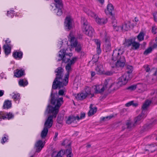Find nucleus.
<instances>
[{"label": "nucleus", "instance_id": "45", "mask_svg": "<svg viewBox=\"0 0 157 157\" xmlns=\"http://www.w3.org/2000/svg\"><path fill=\"white\" fill-rule=\"evenodd\" d=\"M114 117V116L113 115H111L108 116H107L105 117H103L101 118V120L102 121H105L109 120Z\"/></svg>", "mask_w": 157, "mask_h": 157}, {"label": "nucleus", "instance_id": "25", "mask_svg": "<svg viewBox=\"0 0 157 157\" xmlns=\"http://www.w3.org/2000/svg\"><path fill=\"white\" fill-rule=\"evenodd\" d=\"M48 128L44 127L40 134V136L42 139H44L46 137L48 134Z\"/></svg>", "mask_w": 157, "mask_h": 157}, {"label": "nucleus", "instance_id": "14", "mask_svg": "<svg viewBox=\"0 0 157 157\" xmlns=\"http://www.w3.org/2000/svg\"><path fill=\"white\" fill-rule=\"evenodd\" d=\"M88 94L86 92L80 93L75 94V98L77 100H82L86 98Z\"/></svg>", "mask_w": 157, "mask_h": 157}, {"label": "nucleus", "instance_id": "58", "mask_svg": "<svg viewBox=\"0 0 157 157\" xmlns=\"http://www.w3.org/2000/svg\"><path fill=\"white\" fill-rule=\"evenodd\" d=\"M97 53L99 54L101 52V50L100 48V46L97 47Z\"/></svg>", "mask_w": 157, "mask_h": 157}, {"label": "nucleus", "instance_id": "1", "mask_svg": "<svg viewBox=\"0 0 157 157\" xmlns=\"http://www.w3.org/2000/svg\"><path fill=\"white\" fill-rule=\"evenodd\" d=\"M51 96V103L52 105H48L46 110V112H47L48 113H52L53 115L48 116L46 120L44 125V127L48 129L52 126L53 117H56L60 106L63 102V98H58L57 93L53 94L52 92Z\"/></svg>", "mask_w": 157, "mask_h": 157}, {"label": "nucleus", "instance_id": "11", "mask_svg": "<svg viewBox=\"0 0 157 157\" xmlns=\"http://www.w3.org/2000/svg\"><path fill=\"white\" fill-rule=\"evenodd\" d=\"M44 144L42 140H40L37 141L35 144V147L36 149V151L40 152L43 147Z\"/></svg>", "mask_w": 157, "mask_h": 157}, {"label": "nucleus", "instance_id": "12", "mask_svg": "<svg viewBox=\"0 0 157 157\" xmlns=\"http://www.w3.org/2000/svg\"><path fill=\"white\" fill-rule=\"evenodd\" d=\"M156 121L154 120L152 122L148 124L145 125L143 127L142 130L143 132L146 131L151 129L153 126L156 124Z\"/></svg>", "mask_w": 157, "mask_h": 157}, {"label": "nucleus", "instance_id": "37", "mask_svg": "<svg viewBox=\"0 0 157 157\" xmlns=\"http://www.w3.org/2000/svg\"><path fill=\"white\" fill-rule=\"evenodd\" d=\"M52 157H63L61 155V151H60L57 153L56 152H54L52 155Z\"/></svg>", "mask_w": 157, "mask_h": 157}, {"label": "nucleus", "instance_id": "39", "mask_svg": "<svg viewBox=\"0 0 157 157\" xmlns=\"http://www.w3.org/2000/svg\"><path fill=\"white\" fill-rule=\"evenodd\" d=\"M144 34L143 32H141L137 36L139 41H141L144 40Z\"/></svg>", "mask_w": 157, "mask_h": 157}, {"label": "nucleus", "instance_id": "52", "mask_svg": "<svg viewBox=\"0 0 157 157\" xmlns=\"http://www.w3.org/2000/svg\"><path fill=\"white\" fill-rule=\"evenodd\" d=\"M106 48L107 49L108 51H109L111 49V45L109 42L108 43L105 44Z\"/></svg>", "mask_w": 157, "mask_h": 157}, {"label": "nucleus", "instance_id": "63", "mask_svg": "<svg viewBox=\"0 0 157 157\" xmlns=\"http://www.w3.org/2000/svg\"><path fill=\"white\" fill-rule=\"evenodd\" d=\"M4 91L3 90H0V97L2 96L4 94Z\"/></svg>", "mask_w": 157, "mask_h": 157}, {"label": "nucleus", "instance_id": "54", "mask_svg": "<svg viewBox=\"0 0 157 157\" xmlns=\"http://www.w3.org/2000/svg\"><path fill=\"white\" fill-rule=\"evenodd\" d=\"M157 28L155 26H153L152 29V32L154 34H155L156 33V30H157Z\"/></svg>", "mask_w": 157, "mask_h": 157}, {"label": "nucleus", "instance_id": "49", "mask_svg": "<svg viewBox=\"0 0 157 157\" xmlns=\"http://www.w3.org/2000/svg\"><path fill=\"white\" fill-rule=\"evenodd\" d=\"M104 35L105 36V41L106 42V44H107L109 42V36L106 35L105 32H104Z\"/></svg>", "mask_w": 157, "mask_h": 157}, {"label": "nucleus", "instance_id": "32", "mask_svg": "<svg viewBox=\"0 0 157 157\" xmlns=\"http://www.w3.org/2000/svg\"><path fill=\"white\" fill-rule=\"evenodd\" d=\"M11 101L8 100L5 102L3 107L4 109L6 108L8 109L11 107Z\"/></svg>", "mask_w": 157, "mask_h": 157}, {"label": "nucleus", "instance_id": "10", "mask_svg": "<svg viewBox=\"0 0 157 157\" xmlns=\"http://www.w3.org/2000/svg\"><path fill=\"white\" fill-rule=\"evenodd\" d=\"M64 25L66 29L69 30L72 28V20L70 17H67L65 19Z\"/></svg>", "mask_w": 157, "mask_h": 157}, {"label": "nucleus", "instance_id": "50", "mask_svg": "<svg viewBox=\"0 0 157 157\" xmlns=\"http://www.w3.org/2000/svg\"><path fill=\"white\" fill-rule=\"evenodd\" d=\"M136 85H133L128 87V89L132 91L136 89Z\"/></svg>", "mask_w": 157, "mask_h": 157}, {"label": "nucleus", "instance_id": "64", "mask_svg": "<svg viewBox=\"0 0 157 157\" xmlns=\"http://www.w3.org/2000/svg\"><path fill=\"white\" fill-rule=\"evenodd\" d=\"M91 75L92 77H94L95 75V72L94 71H91Z\"/></svg>", "mask_w": 157, "mask_h": 157}, {"label": "nucleus", "instance_id": "35", "mask_svg": "<svg viewBox=\"0 0 157 157\" xmlns=\"http://www.w3.org/2000/svg\"><path fill=\"white\" fill-rule=\"evenodd\" d=\"M156 146L155 144H153L148 145V148L151 152H153L156 150V148L155 147Z\"/></svg>", "mask_w": 157, "mask_h": 157}, {"label": "nucleus", "instance_id": "26", "mask_svg": "<svg viewBox=\"0 0 157 157\" xmlns=\"http://www.w3.org/2000/svg\"><path fill=\"white\" fill-rule=\"evenodd\" d=\"M95 70L97 71L98 74H103L104 71L102 65L99 64L98 65L97 67L96 68Z\"/></svg>", "mask_w": 157, "mask_h": 157}, {"label": "nucleus", "instance_id": "6", "mask_svg": "<svg viewBox=\"0 0 157 157\" xmlns=\"http://www.w3.org/2000/svg\"><path fill=\"white\" fill-rule=\"evenodd\" d=\"M68 38L70 40L71 46L75 48V51L78 53L80 52L82 49V47L80 44L77 41L75 37L72 36L71 34L69 35Z\"/></svg>", "mask_w": 157, "mask_h": 157}, {"label": "nucleus", "instance_id": "16", "mask_svg": "<svg viewBox=\"0 0 157 157\" xmlns=\"http://www.w3.org/2000/svg\"><path fill=\"white\" fill-rule=\"evenodd\" d=\"M146 115L145 114L144 115L142 114L141 113L140 114L135 118L134 123L136 125L139 124L140 123L143 118L146 117Z\"/></svg>", "mask_w": 157, "mask_h": 157}, {"label": "nucleus", "instance_id": "19", "mask_svg": "<svg viewBox=\"0 0 157 157\" xmlns=\"http://www.w3.org/2000/svg\"><path fill=\"white\" fill-rule=\"evenodd\" d=\"M93 105L91 104L90 106V109L88 113L89 116H90L94 115L96 113L97 111V108L96 107H93Z\"/></svg>", "mask_w": 157, "mask_h": 157}, {"label": "nucleus", "instance_id": "9", "mask_svg": "<svg viewBox=\"0 0 157 157\" xmlns=\"http://www.w3.org/2000/svg\"><path fill=\"white\" fill-rule=\"evenodd\" d=\"M131 78V77H130L129 74L127 73H125L118 79V82L120 84L121 83V85L122 86L125 85Z\"/></svg>", "mask_w": 157, "mask_h": 157}, {"label": "nucleus", "instance_id": "44", "mask_svg": "<svg viewBox=\"0 0 157 157\" xmlns=\"http://www.w3.org/2000/svg\"><path fill=\"white\" fill-rule=\"evenodd\" d=\"M114 72L110 71H104V73L103 74L105 75L108 76H110L113 75L114 73Z\"/></svg>", "mask_w": 157, "mask_h": 157}, {"label": "nucleus", "instance_id": "51", "mask_svg": "<svg viewBox=\"0 0 157 157\" xmlns=\"http://www.w3.org/2000/svg\"><path fill=\"white\" fill-rule=\"evenodd\" d=\"M144 67L146 72H149L150 71V69L148 65H144Z\"/></svg>", "mask_w": 157, "mask_h": 157}, {"label": "nucleus", "instance_id": "42", "mask_svg": "<svg viewBox=\"0 0 157 157\" xmlns=\"http://www.w3.org/2000/svg\"><path fill=\"white\" fill-rule=\"evenodd\" d=\"M13 94H14L13 96V98L15 101L20 99V96L19 94H15V93H13Z\"/></svg>", "mask_w": 157, "mask_h": 157}, {"label": "nucleus", "instance_id": "17", "mask_svg": "<svg viewBox=\"0 0 157 157\" xmlns=\"http://www.w3.org/2000/svg\"><path fill=\"white\" fill-rule=\"evenodd\" d=\"M95 20L96 22L100 25H103L106 24L107 22V19L106 18H100L98 16L96 17Z\"/></svg>", "mask_w": 157, "mask_h": 157}, {"label": "nucleus", "instance_id": "40", "mask_svg": "<svg viewBox=\"0 0 157 157\" xmlns=\"http://www.w3.org/2000/svg\"><path fill=\"white\" fill-rule=\"evenodd\" d=\"M133 41L132 39L127 40L125 42V45L127 47H129L131 45L132 46Z\"/></svg>", "mask_w": 157, "mask_h": 157}, {"label": "nucleus", "instance_id": "36", "mask_svg": "<svg viewBox=\"0 0 157 157\" xmlns=\"http://www.w3.org/2000/svg\"><path fill=\"white\" fill-rule=\"evenodd\" d=\"M86 13L89 16L93 17L95 19L98 16L94 12L90 10H88Z\"/></svg>", "mask_w": 157, "mask_h": 157}, {"label": "nucleus", "instance_id": "30", "mask_svg": "<svg viewBox=\"0 0 157 157\" xmlns=\"http://www.w3.org/2000/svg\"><path fill=\"white\" fill-rule=\"evenodd\" d=\"M71 142L68 140H65L62 143V145L63 146H66L67 149L71 148Z\"/></svg>", "mask_w": 157, "mask_h": 157}, {"label": "nucleus", "instance_id": "20", "mask_svg": "<svg viewBox=\"0 0 157 157\" xmlns=\"http://www.w3.org/2000/svg\"><path fill=\"white\" fill-rule=\"evenodd\" d=\"M11 47L12 46L10 44H7L4 45L3 48L6 55H8L10 53Z\"/></svg>", "mask_w": 157, "mask_h": 157}, {"label": "nucleus", "instance_id": "41", "mask_svg": "<svg viewBox=\"0 0 157 157\" xmlns=\"http://www.w3.org/2000/svg\"><path fill=\"white\" fill-rule=\"evenodd\" d=\"M19 84L21 86H24L28 84L27 81H24L23 79L20 80L19 82Z\"/></svg>", "mask_w": 157, "mask_h": 157}, {"label": "nucleus", "instance_id": "53", "mask_svg": "<svg viewBox=\"0 0 157 157\" xmlns=\"http://www.w3.org/2000/svg\"><path fill=\"white\" fill-rule=\"evenodd\" d=\"M153 76L154 77L153 82H155L157 79V70H156L155 73L153 74Z\"/></svg>", "mask_w": 157, "mask_h": 157}, {"label": "nucleus", "instance_id": "56", "mask_svg": "<svg viewBox=\"0 0 157 157\" xmlns=\"http://www.w3.org/2000/svg\"><path fill=\"white\" fill-rule=\"evenodd\" d=\"M153 16L155 21L157 22V11L154 12L153 13Z\"/></svg>", "mask_w": 157, "mask_h": 157}, {"label": "nucleus", "instance_id": "34", "mask_svg": "<svg viewBox=\"0 0 157 157\" xmlns=\"http://www.w3.org/2000/svg\"><path fill=\"white\" fill-rule=\"evenodd\" d=\"M131 105H132L134 107H136L138 105V103L136 102L134 103V101H131L125 104L126 107H129Z\"/></svg>", "mask_w": 157, "mask_h": 157}, {"label": "nucleus", "instance_id": "43", "mask_svg": "<svg viewBox=\"0 0 157 157\" xmlns=\"http://www.w3.org/2000/svg\"><path fill=\"white\" fill-rule=\"evenodd\" d=\"M112 80L110 79H107L105 80V82L104 83V85H103L105 88H106L107 85L111 83Z\"/></svg>", "mask_w": 157, "mask_h": 157}, {"label": "nucleus", "instance_id": "38", "mask_svg": "<svg viewBox=\"0 0 157 157\" xmlns=\"http://www.w3.org/2000/svg\"><path fill=\"white\" fill-rule=\"evenodd\" d=\"M71 148H69L66 150V153L67 154V157H72L73 154H72Z\"/></svg>", "mask_w": 157, "mask_h": 157}, {"label": "nucleus", "instance_id": "57", "mask_svg": "<svg viewBox=\"0 0 157 157\" xmlns=\"http://www.w3.org/2000/svg\"><path fill=\"white\" fill-rule=\"evenodd\" d=\"M121 26H117V25H116L115 27H113L114 29V30L117 31H119L120 30H121V29H120V27H121Z\"/></svg>", "mask_w": 157, "mask_h": 157}, {"label": "nucleus", "instance_id": "21", "mask_svg": "<svg viewBox=\"0 0 157 157\" xmlns=\"http://www.w3.org/2000/svg\"><path fill=\"white\" fill-rule=\"evenodd\" d=\"M114 10L113 6L111 4H109L107 6V10H105V12L107 14H109L111 16L113 15L112 11Z\"/></svg>", "mask_w": 157, "mask_h": 157}, {"label": "nucleus", "instance_id": "62", "mask_svg": "<svg viewBox=\"0 0 157 157\" xmlns=\"http://www.w3.org/2000/svg\"><path fill=\"white\" fill-rule=\"evenodd\" d=\"M85 113H81V115L80 116V119H82L84 118L85 117Z\"/></svg>", "mask_w": 157, "mask_h": 157}, {"label": "nucleus", "instance_id": "61", "mask_svg": "<svg viewBox=\"0 0 157 157\" xmlns=\"http://www.w3.org/2000/svg\"><path fill=\"white\" fill-rule=\"evenodd\" d=\"M58 135V133L57 132H56L55 135L53 138V140L54 141H56L57 138V136Z\"/></svg>", "mask_w": 157, "mask_h": 157}, {"label": "nucleus", "instance_id": "13", "mask_svg": "<svg viewBox=\"0 0 157 157\" xmlns=\"http://www.w3.org/2000/svg\"><path fill=\"white\" fill-rule=\"evenodd\" d=\"M96 94L102 93L105 90V87L103 85H101L94 86V88Z\"/></svg>", "mask_w": 157, "mask_h": 157}, {"label": "nucleus", "instance_id": "7", "mask_svg": "<svg viewBox=\"0 0 157 157\" xmlns=\"http://www.w3.org/2000/svg\"><path fill=\"white\" fill-rule=\"evenodd\" d=\"M82 20L83 22V28L85 29V33L89 36H91L93 34V29L91 26L88 25L87 21L85 18H83Z\"/></svg>", "mask_w": 157, "mask_h": 157}, {"label": "nucleus", "instance_id": "55", "mask_svg": "<svg viewBox=\"0 0 157 157\" xmlns=\"http://www.w3.org/2000/svg\"><path fill=\"white\" fill-rule=\"evenodd\" d=\"M8 139V138H7L6 136L4 137L2 139L1 143L2 144H4L5 142L7 141Z\"/></svg>", "mask_w": 157, "mask_h": 157}, {"label": "nucleus", "instance_id": "23", "mask_svg": "<svg viewBox=\"0 0 157 157\" xmlns=\"http://www.w3.org/2000/svg\"><path fill=\"white\" fill-rule=\"evenodd\" d=\"M56 8H63V5L62 0H54Z\"/></svg>", "mask_w": 157, "mask_h": 157}, {"label": "nucleus", "instance_id": "24", "mask_svg": "<svg viewBox=\"0 0 157 157\" xmlns=\"http://www.w3.org/2000/svg\"><path fill=\"white\" fill-rule=\"evenodd\" d=\"M24 75V71L22 69L19 70L17 69L14 73V76L17 78L21 77Z\"/></svg>", "mask_w": 157, "mask_h": 157}, {"label": "nucleus", "instance_id": "22", "mask_svg": "<svg viewBox=\"0 0 157 157\" xmlns=\"http://www.w3.org/2000/svg\"><path fill=\"white\" fill-rule=\"evenodd\" d=\"M122 86L121 85V83H119L118 82H114L112 83L109 86V88H110L113 87V89L114 90L118 89L120 87Z\"/></svg>", "mask_w": 157, "mask_h": 157}, {"label": "nucleus", "instance_id": "2", "mask_svg": "<svg viewBox=\"0 0 157 157\" xmlns=\"http://www.w3.org/2000/svg\"><path fill=\"white\" fill-rule=\"evenodd\" d=\"M120 49L118 50L115 49L113 51L111 61L110 63L111 67L113 68L115 67L122 68L125 64L126 61L125 58L122 55V53L120 55Z\"/></svg>", "mask_w": 157, "mask_h": 157}, {"label": "nucleus", "instance_id": "5", "mask_svg": "<svg viewBox=\"0 0 157 157\" xmlns=\"http://www.w3.org/2000/svg\"><path fill=\"white\" fill-rule=\"evenodd\" d=\"M75 62L76 58H74L71 61H70L69 63H67L65 66L67 72L64 76V84L65 85V86H66L68 84L70 73L71 72L72 70L71 66L73 65Z\"/></svg>", "mask_w": 157, "mask_h": 157}, {"label": "nucleus", "instance_id": "46", "mask_svg": "<svg viewBox=\"0 0 157 157\" xmlns=\"http://www.w3.org/2000/svg\"><path fill=\"white\" fill-rule=\"evenodd\" d=\"M152 51V48H151L150 47L146 49L144 52V55H147L148 54L151 52Z\"/></svg>", "mask_w": 157, "mask_h": 157}, {"label": "nucleus", "instance_id": "15", "mask_svg": "<svg viewBox=\"0 0 157 157\" xmlns=\"http://www.w3.org/2000/svg\"><path fill=\"white\" fill-rule=\"evenodd\" d=\"M13 117V115L10 113H7L5 115L3 114L2 112H0V119H8L9 120Z\"/></svg>", "mask_w": 157, "mask_h": 157}, {"label": "nucleus", "instance_id": "31", "mask_svg": "<svg viewBox=\"0 0 157 157\" xmlns=\"http://www.w3.org/2000/svg\"><path fill=\"white\" fill-rule=\"evenodd\" d=\"M76 120L75 117L71 116H69L66 121V123L68 124H71Z\"/></svg>", "mask_w": 157, "mask_h": 157}, {"label": "nucleus", "instance_id": "60", "mask_svg": "<svg viewBox=\"0 0 157 157\" xmlns=\"http://www.w3.org/2000/svg\"><path fill=\"white\" fill-rule=\"evenodd\" d=\"M58 94L59 95H63L64 94V91L63 90H60L58 93Z\"/></svg>", "mask_w": 157, "mask_h": 157}, {"label": "nucleus", "instance_id": "8", "mask_svg": "<svg viewBox=\"0 0 157 157\" xmlns=\"http://www.w3.org/2000/svg\"><path fill=\"white\" fill-rule=\"evenodd\" d=\"M156 98L155 97L153 98L151 100H146L143 103L141 108L142 109V114L146 115V110H147L148 108L149 107L150 105L151 102H155L157 101Z\"/></svg>", "mask_w": 157, "mask_h": 157}, {"label": "nucleus", "instance_id": "48", "mask_svg": "<svg viewBox=\"0 0 157 157\" xmlns=\"http://www.w3.org/2000/svg\"><path fill=\"white\" fill-rule=\"evenodd\" d=\"M112 24L113 27H115L117 25V21L114 17H112Z\"/></svg>", "mask_w": 157, "mask_h": 157}, {"label": "nucleus", "instance_id": "4", "mask_svg": "<svg viewBox=\"0 0 157 157\" xmlns=\"http://www.w3.org/2000/svg\"><path fill=\"white\" fill-rule=\"evenodd\" d=\"M72 56V54L71 53L67 54L66 53V51L65 50H62L60 51L59 52L58 57L59 59L58 61H59L62 60L63 62L65 63H69L70 61H71L74 59L76 58V62L77 60V58L76 57H73L71 59L70 57Z\"/></svg>", "mask_w": 157, "mask_h": 157}, {"label": "nucleus", "instance_id": "59", "mask_svg": "<svg viewBox=\"0 0 157 157\" xmlns=\"http://www.w3.org/2000/svg\"><path fill=\"white\" fill-rule=\"evenodd\" d=\"M95 42L97 44V47H98L99 45V46H100V42L99 40L96 39L95 40Z\"/></svg>", "mask_w": 157, "mask_h": 157}, {"label": "nucleus", "instance_id": "33", "mask_svg": "<svg viewBox=\"0 0 157 157\" xmlns=\"http://www.w3.org/2000/svg\"><path fill=\"white\" fill-rule=\"evenodd\" d=\"M126 72L130 75L133 71V67L132 66L128 65L126 66Z\"/></svg>", "mask_w": 157, "mask_h": 157}, {"label": "nucleus", "instance_id": "27", "mask_svg": "<svg viewBox=\"0 0 157 157\" xmlns=\"http://www.w3.org/2000/svg\"><path fill=\"white\" fill-rule=\"evenodd\" d=\"M126 125L127 126V128L131 130V129L133 128L136 125L135 123L131 122L130 121H128L126 123Z\"/></svg>", "mask_w": 157, "mask_h": 157}, {"label": "nucleus", "instance_id": "3", "mask_svg": "<svg viewBox=\"0 0 157 157\" xmlns=\"http://www.w3.org/2000/svg\"><path fill=\"white\" fill-rule=\"evenodd\" d=\"M63 69L61 67H58L55 71V72L56 73V77L55 79L52 84V89H56L58 88L59 89L65 86L64 84V80L63 79Z\"/></svg>", "mask_w": 157, "mask_h": 157}, {"label": "nucleus", "instance_id": "47", "mask_svg": "<svg viewBox=\"0 0 157 157\" xmlns=\"http://www.w3.org/2000/svg\"><path fill=\"white\" fill-rule=\"evenodd\" d=\"M63 8H56L55 10H57V14L58 16H60L62 14V9Z\"/></svg>", "mask_w": 157, "mask_h": 157}, {"label": "nucleus", "instance_id": "18", "mask_svg": "<svg viewBox=\"0 0 157 157\" xmlns=\"http://www.w3.org/2000/svg\"><path fill=\"white\" fill-rule=\"evenodd\" d=\"M130 22V21H127L124 23V24L120 27V29L122 30L127 31L129 30Z\"/></svg>", "mask_w": 157, "mask_h": 157}, {"label": "nucleus", "instance_id": "28", "mask_svg": "<svg viewBox=\"0 0 157 157\" xmlns=\"http://www.w3.org/2000/svg\"><path fill=\"white\" fill-rule=\"evenodd\" d=\"M140 46V44L139 43L133 41L131 49L134 50H136L139 48Z\"/></svg>", "mask_w": 157, "mask_h": 157}, {"label": "nucleus", "instance_id": "29", "mask_svg": "<svg viewBox=\"0 0 157 157\" xmlns=\"http://www.w3.org/2000/svg\"><path fill=\"white\" fill-rule=\"evenodd\" d=\"M13 56L15 58L21 59L22 57V53L21 52H15L13 54Z\"/></svg>", "mask_w": 157, "mask_h": 157}]
</instances>
